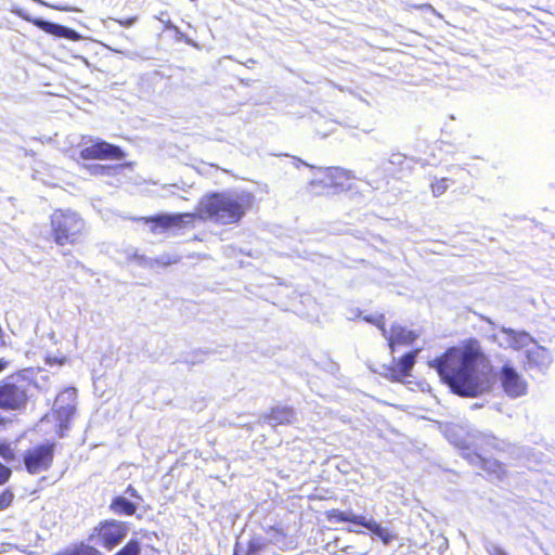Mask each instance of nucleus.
I'll use <instances>...</instances> for the list:
<instances>
[{
  "instance_id": "nucleus-25",
  "label": "nucleus",
  "mask_w": 555,
  "mask_h": 555,
  "mask_svg": "<svg viewBox=\"0 0 555 555\" xmlns=\"http://www.w3.org/2000/svg\"><path fill=\"white\" fill-rule=\"evenodd\" d=\"M89 170L94 176H105L111 170V167L103 166V165H91V166H89Z\"/></svg>"
},
{
  "instance_id": "nucleus-7",
  "label": "nucleus",
  "mask_w": 555,
  "mask_h": 555,
  "mask_svg": "<svg viewBox=\"0 0 555 555\" xmlns=\"http://www.w3.org/2000/svg\"><path fill=\"white\" fill-rule=\"evenodd\" d=\"M354 178V175L350 170L339 167H328L323 170L321 179L311 180L309 185L313 189H333L343 192L352 189Z\"/></svg>"
},
{
  "instance_id": "nucleus-19",
  "label": "nucleus",
  "mask_w": 555,
  "mask_h": 555,
  "mask_svg": "<svg viewBox=\"0 0 555 555\" xmlns=\"http://www.w3.org/2000/svg\"><path fill=\"white\" fill-rule=\"evenodd\" d=\"M141 551L140 543L137 540H130L118 553L115 555H139Z\"/></svg>"
},
{
  "instance_id": "nucleus-24",
  "label": "nucleus",
  "mask_w": 555,
  "mask_h": 555,
  "mask_svg": "<svg viewBox=\"0 0 555 555\" xmlns=\"http://www.w3.org/2000/svg\"><path fill=\"white\" fill-rule=\"evenodd\" d=\"M295 418V411L293 409H282L280 410V424L291 423Z\"/></svg>"
},
{
  "instance_id": "nucleus-2",
  "label": "nucleus",
  "mask_w": 555,
  "mask_h": 555,
  "mask_svg": "<svg viewBox=\"0 0 555 555\" xmlns=\"http://www.w3.org/2000/svg\"><path fill=\"white\" fill-rule=\"evenodd\" d=\"M248 199L244 195L232 193H214L204 196L197 206L195 214H164L145 218V222H152L153 233H158L157 229L168 230L172 228H182L191 224L197 217L202 220H210L220 224L235 223L245 215Z\"/></svg>"
},
{
  "instance_id": "nucleus-20",
  "label": "nucleus",
  "mask_w": 555,
  "mask_h": 555,
  "mask_svg": "<svg viewBox=\"0 0 555 555\" xmlns=\"http://www.w3.org/2000/svg\"><path fill=\"white\" fill-rule=\"evenodd\" d=\"M364 320L366 322L372 323L375 326H377L382 331L383 335L387 334L385 317L383 314H378L376 317H374V315L364 317Z\"/></svg>"
},
{
  "instance_id": "nucleus-15",
  "label": "nucleus",
  "mask_w": 555,
  "mask_h": 555,
  "mask_svg": "<svg viewBox=\"0 0 555 555\" xmlns=\"http://www.w3.org/2000/svg\"><path fill=\"white\" fill-rule=\"evenodd\" d=\"M548 362V353L544 347L534 345L532 348L527 349L525 362L526 369H541L546 366Z\"/></svg>"
},
{
  "instance_id": "nucleus-32",
  "label": "nucleus",
  "mask_w": 555,
  "mask_h": 555,
  "mask_svg": "<svg viewBox=\"0 0 555 555\" xmlns=\"http://www.w3.org/2000/svg\"><path fill=\"white\" fill-rule=\"evenodd\" d=\"M413 9H416V10H431L433 7L430 4H415L412 7Z\"/></svg>"
},
{
  "instance_id": "nucleus-8",
  "label": "nucleus",
  "mask_w": 555,
  "mask_h": 555,
  "mask_svg": "<svg viewBox=\"0 0 555 555\" xmlns=\"http://www.w3.org/2000/svg\"><path fill=\"white\" fill-rule=\"evenodd\" d=\"M54 447V443H46L27 450L23 456L27 472L31 475L47 472L53 462Z\"/></svg>"
},
{
  "instance_id": "nucleus-33",
  "label": "nucleus",
  "mask_w": 555,
  "mask_h": 555,
  "mask_svg": "<svg viewBox=\"0 0 555 555\" xmlns=\"http://www.w3.org/2000/svg\"><path fill=\"white\" fill-rule=\"evenodd\" d=\"M53 8L57 9V10L69 11V9H67V8H59V7H53Z\"/></svg>"
},
{
  "instance_id": "nucleus-28",
  "label": "nucleus",
  "mask_w": 555,
  "mask_h": 555,
  "mask_svg": "<svg viewBox=\"0 0 555 555\" xmlns=\"http://www.w3.org/2000/svg\"><path fill=\"white\" fill-rule=\"evenodd\" d=\"M489 555H507V553L501 546H491L488 548Z\"/></svg>"
},
{
  "instance_id": "nucleus-14",
  "label": "nucleus",
  "mask_w": 555,
  "mask_h": 555,
  "mask_svg": "<svg viewBox=\"0 0 555 555\" xmlns=\"http://www.w3.org/2000/svg\"><path fill=\"white\" fill-rule=\"evenodd\" d=\"M417 338V334L403 326H392L388 336V346L391 352L400 347L411 346Z\"/></svg>"
},
{
  "instance_id": "nucleus-9",
  "label": "nucleus",
  "mask_w": 555,
  "mask_h": 555,
  "mask_svg": "<svg viewBox=\"0 0 555 555\" xmlns=\"http://www.w3.org/2000/svg\"><path fill=\"white\" fill-rule=\"evenodd\" d=\"M498 378L503 391L511 398L522 397L528 391V382L511 363L502 365Z\"/></svg>"
},
{
  "instance_id": "nucleus-3",
  "label": "nucleus",
  "mask_w": 555,
  "mask_h": 555,
  "mask_svg": "<svg viewBox=\"0 0 555 555\" xmlns=\"http://www.w3.org/2000/svg\"><path fill=\"white\" fill-rule=\"evenodd\" d=\"M504 451V441L492 435H480L475 439L474 451L467 454V459L490 478L502 480L507 476L506 466L493 455Z\"/></svg>"
},
{
  "instance_id": "nucleus-6",
  "label": "nucleus",
  "mask_w": 555,
  "mask_h": 555,
  "mask_svg": "<svg viewBox=\"0 0 555 555\" xmlns=\"http://www.w3.org/2000/svg\"><path fill=\"white\" fill-rule=\"evenodd\" d=\"M325 518L330 522L334 524L349 522L362 526L366 528L371 533L376 535L385 545H388L390 542L397 539V535L395 533H392L389 529L384 528L378 521H376L372 517L366 518L363 515H357L353 514L352 512L332 508L325 512Z\"/></svg>"
},
{
  "instance_id": "nucleus-16",
  "label": "nucleus",
  "mask_w": 555,
  "mask_h": 555,
  "mask_svg": "<svg viewBox=\"0 0 555 555\" xmlns=\"http://www.w3.org/2000/svg\"><path fill=\"white\" fill-rule=\"evenodd\" d=\"M33 23L46 33L55 35L57 37H64L70 40H78L80 38V36L75 30L62 25L53 24L42 20H34Z\"/></svg>"
},
{
  "instance_id": "nucleus-5",
  "label": "nucleus",
  "mask_w": 555,
  "mask_h": 555,
  "mask_svg": "<svg viewBox=\"0 0 555 555\" xmlns=\"http://www.w3.org/2000/svg\"><path fill=\"white\" fill-rule=\"evenodd\" d=\"M50 220L54 242L60 246L78 243L86 230L83 219L69 209L55 210Z\"/></svg>"
},
{
  "instance_id": "nucleus-26",
  "label": "nucleus",
  "mask_w": 555,
  "mask_h": 555,
  "mask_svg": "<svg viewBox=\"0 0 555 555\" xmlns=\"http://www.w3.org/2000/svg\"><path fill=\"white\" fill-rule=\"evenodd\" d=\"M293 165L296 166L297 168L307 166L301 160H294V159H291L288 156H286V159L283 162V169L285 170V172H287V169H289Z\"/></svg>"
},
{
  "instance_id": "nucleus-13",
  "label": "nucleus",
  "mask_w": 555,
  "mask_h": 555,
  "mask_svg": "<svg viewBox=\"0 0 555 555\" xmlns=\"http://www.w3.org/2000/svg\"><path fill=\"white\" fill-rule=\"evenodd\" d=\"M80 156L83 159H116L120 160L126 157L125 153L115 145L105 141L98 140L91 145L85 146L80 151Z\"/></svg>"
},
{
  "instance_id": "nucleus-23",
  "label": "nucleus",
  "mask_w": 555,
  "mask_h": 555,
  "mask_svg": "<svg viewBox=\"0 0 555 555\" xmlns=\"http://www.w3.org/2000/svg\"><path fill=\"white\" fill-rule=\"evenodd\" d=\"M13 498H14V494L11 491H9V490L3 491L0 494V511L10 506L13 501Z\"/></svg>"
},
{
  "instance_id": "nucleus-22",
  "label": "nucleus",
  "mask_w": 555,
  "mask_h": 555,
  "mask_svg": "<svg viewBox=\"0 0 555 555\" xmlns=\"http://www.w3.org/2000/svg\"><path fill=\"white\" fill-rule=\"evenodd\" d=\"M180 257L178 255L165 254L162 255L159 258L155 259V261L162 266H169L172 263H177Z\"/></svg>"
},
{
  "instance_id": "nucleus-27",
  "label": "nucleus",
  "mask_w": 555,
  "mask_h": 555,
  "mask_svg": "<svg viewBox=\"0 0 555 555\" xmlns=\"http://www.w3.org/2000/svg\"><path fill=\"white\" fill-rule=\"evenodd\" d=\"M11 476V469L0 463V485L5 483Z\"/></svg>"
},
{
  "instance_id": "nucleus-12",
  "label": "nucleus",
  "mask_w": 555,
  "mask_h": 555,
  "mask_svg": "<svg viewBox=\"0 0 555 555\" xmlns=\"http://www.w3.org/2000/svg\"><path fill=\"white\" fill-rule=\"evenodd\" d=\"M103 546L112 550L118 545L127 535V526L118 520H105L95 528Z\"/></svg>"
},
{
  "instance_id": "nucleus-30",
  "label": "nucleus",
  "mask_w": 555,
  "mask_h": 555,
  "mask_svg": "<svg viewBox=\"0 0 555 555\" xmlns=\"http://www.w3.org/2000/svg\"><path fill=\"white\" fill-rule=\"evenodd\" d=\"M126 494H128L131 498L140 499V495L138 494V491L133 487H131V486H129L126 489Z\"/></svg>"
},
{
  "instance_id": "nucleus-10",
  "label": "nucleus",
  "mask_w": 555,
  "mask_h": 555,
  "mask_svg": "<svg viewBox=\"0 0 555 555\" xmlns=\"http://www.w3.org/2000/svg\"><path fill=\"white\" fill-rule=\"evenodd\" d=\"M420 349L404 353L398 360L392 361L384 367V377L391 383H402L411 375V371L416 362Z\"/></svg>"
},
{
  "instance_id": "nucleus-11",
  "label": "nucleus",
  "mask_w": 555,
  "mask_h": 555,
  "mask_svg": "<svg viewBox=\"0 0 555 555\" xmlns=\"http://www.w3.org/2000/svg\"><path fill=\"white\" fill-rule=\"evenodd\" d=\"M76 389L66 388L60 392L54 402V412L57 420L60 421V436H63V431L68 429V421L74 415L76 406Z\"/></svg>"
},
{
  "instance_id": "nucleus-4",
  "label": "nucleus",
  "mask_w": 555,
  "mask_h": 555,
  "mask_svg": "<svg viewBox=\"0 0 555 555\" xmlns=\"http://www.w3.org/2000/svg\"><path fill=\"white\" fill-rule=\"evenodd\" d=\"M31 383L24 373L7 376L0 382V410L22 412L26 410Z\"/></svg>"
},
{
  "instance_id": "nucleus-1",
  "label": "nucleus",
  "mask_w": 555,
  "mask_h": 555,
  "mask_svg": "<svg viewBox=\"0 0 555 555\" xmlns=\"http://www.w3.org/2000/svg\"><path fill=\"white\" fill-rule=\"evenodd\" d=\"M485 358L476 340H468L462 347H451L436 358L430 366L435 367L450 389L461 396L475 398L482 392L477 366Z\"/></svg>"
},
{
  "instance_id": "nucleus-18",
  "label": "nucleus",
  "mask_w": 555,
  "mask_h": 555,
  "mask_svg": "<svg viewBox=\"0 0 555 555\" xmlns=\"http://www.w3.org/2000/svg\"><path fill=\"white\" fill-rule=\"evenodd\" d=\"M448 186H449L448 179L441 178V179H436L434 182H431L430 190L435 197H439L446 193V191L448 190Z\"/></svg>"
},
{
  "instance_id": "nucleus-31",
  "label": "nucleus",
  "mask_w": 555,
  "mask_h": 555,
  "mask_svg": "<svg viewBox=\"0 0 555 555\" xmlns=\"http://www.w3.org/2000/svg\"><path fill=\"white\" fill-rule=\"evenodd\" d=\"M9 366V361L5 360L4 358H1L0 359V374L5 371Z\"/></svg>"
},
{
  "instance_id": "nucleus-29",
  "label": "nucleus",
  "mask_w": 555,
  "mask_h": 555,
  "mask_svg": "<svg viewBox=\"0 0 555 555\" xmlns=\"http://www.w3.org/2000/svg\"><path fill=\"white\" fill-rule=\"evenodd\" d=\"M116 22L118 24H120L121 26L130 27V26H132L137 22V17L133 16V17H130V18H127V20H116Z\"/></svg>"
},
{
  "instance_id": "nucleus-34",
  "label": "nucleus",
  "mask_w": 555,
  "mask_h": 555,
  "mask_svg": "<svg viewBox=\"0 0 555 555\" xmlns=\"http://www.w3.org/2000/svg\"><path fill=\"white\" fill-rule=\"evenodd\" d=\"M348 530H349V532H358L357 530L351 529V528H349Z\"/></svg>"
},
{
  "instance_id": "nucleus-17",
  "label": "nucleus",
  "mask_w": 555,
  "mask_h": 555,
  "mask_svg": "<svg viewBox=\"0 0 555 555\" xmlns=\"http://www.w3.org/2000/svg\"><path fill=\"white\" fill-rule=\"evenodd\" d=\"M111 508L115 514H124L127 516H131L135 513L137 506L128 501L126 498L118 496L116 498L112 504Z\"/></svg>"
},
{
  "instance_id": "nucleus-21",
  "label": "nucleus",
  "mask_w": 555,
  "mask_h": 555,
  "mask_svg": "<svg viewBox=\"0 0 555 555\" xmlns=\"http://www.w3.org/2000/svg\"><path fill=\"white\" fill-rule=\"evenodd\" d=\"M0 456L7 462L14 461L15 460L14 449L8 443H1L0 444Z\"/></svg>"
}]
</instances>
